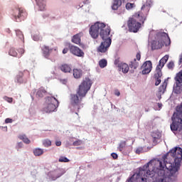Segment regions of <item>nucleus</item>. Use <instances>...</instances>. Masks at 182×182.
Masks as SVG:
<instances>
[{
	"mask_svg": "<svg viewBox=\"0 0 182 182\" xmlns=\"http://www.w3.org/2000/svg\"><path fill=\"white\" fill-rule=\"evenodd\" d=\"M110 27H106L105 23L97 21L92 25L89 30V33L92 39H97L99 35L102 38L103 42L97 48L98 53H106L109 48L112 45V38H110Z\"/></svg>",
	"mask_w": 182,
	"mask_h": 182,
	"instance_id": "obj_1",
	"label": "nucleus"
},
{
	"mask_svg": "<svg viewBox=\"0 0 182 182\" xmlns=\"http://www.w3.org/2000/svg\"><path fill=\"white\" fill-rule=\"evenodd\" d=\"M90 87H92V80L89 78H85L77 89L76 94L70 95L71 110L75 112V114H78L77 112L80 109L83 108V102H83V98L86 97L87 92L90 90Z\"/></svg>",
	"mask_w": 182,
	"mask_h": 182,
	"instance_id": "obj_2",
	"label": "nucleus"
},
{
	"mask_svg": "<svg viewBox=\"0 0 182 182\" xmlns=\"http://www.w3.org/2000/svg\"><path fill=\"white\" fill-rule=\"evenodd\" d=\"M170 46L171 45V40L166 33H158L156 34V40H154L151 42V50H156L161 49L163 46Z\"/></svg>",
	"mask_w": 182,
	"mask_h": 182,
	"instance_id": "obj_3",
	"label": "nucleus"
},
{
	"mask_svg": "<svg viewBox=\"0 0 182 182\" xmlns=\"http://www.w3.org/2000/svg\"><path fill=\"white\" fill-rule=\"evenodd\" d=\"M146 16H137L136 14L130 18L127 21L129 32H133L134 33L139 32V29L141 28V25H144Z\"/></svg>",
	"mask_w": 182,
	"mask_h": 182,
	"instance_id": "obj_4",
	"label": "nucleus"
},
{
	"mask_svg": "<svg viewBox=\"0 0 182 182\" xmlns=\"http://www.w3.org/2000/svg\"><path fill=\"white\" fill-rule=\"evenodd\" d=\"M46 106L43 108L46 113H52L55 112L59 106V101L54 97H47L46 98Z\"/></svg>",
	"mask_w": 182,
	"mask_h": 182,
	"instance_id": "obj_5",
	"label": "nucleus"
},
{
	"mask_svg": "<svg viewBox=\"0 0 182 182\" xmlns=\"http://www.w3.org/2000/svg\"><path fill=\"white\" fill-rule=\"evenodd\" d=\"M11 14L14 16L16 22H18V19H20L21 16H28L26 11L23 8L19 6H16L11 9Z\"/></svg>",
	"mask_w": 182,
	"mask_h": 182,
	"instance_id": "obj_6",
	"label": "nucleus"
},
{
	"mask_svg": "<svg viewBox=\"0 0 182 182\" xmlns=\"http://www.w3.org/2000/svg\"><path fill=\"white\" fill-rule=\"evenodd\" d=\"M145 1V3L141 6V11L138 12L136 15L139 16H146V19H147V15H149V12H150V8H151V5H153V1H151V0Z\"/></svg>",
	"mask_w": 182,
	"mask_h": 182,
	"instance_id": "obj_7",
	"label": "nucleus"
},
{
	"mask_svg": "<svg viewBox=\"0 0 182 182\" xmlns=\"http://www.w3.org/2000/svg\"><path fill=\"white\" fill-rule=\"evenodd\" d=\"M31 77V73L29 71L25 70L23 72H18V75L16 77V83H26L28 82V79Z\"/></svg>",
	"mask_w": 182,
	"mask_h": 182,
	"instance_id": "obj_8",
	"label": "nucleus"
},
{
	"mask_svg": "<svg viewBox=\"0 0 182 182\" xmlns=\"http://www.w3.org/2000/svg\"><path fill=\"white\" fill-rule=\"evenodd\" d=\"M167 60H168V55L164 56L159 62V65L156 68V76H163V73H161V70L164 68L166 63H167Z\"/></svg>",
	"mask_w": 182,
	"mask_h": 182,
	"instance_id": "obj_9",
	"label": "nucleus"
},
{
	"mask_svg": "<svg viewBox=\"0 0 182 182\" xmlns=\"http://www.w3.org/2000/svg\"><path fill=\"white\" fill-rule=\"evenodd\" d=\"M69 50L72 55L77 56L78 58H83L85 56V52L82 50L79 47L75 46H69Z\"/></svg>",
	"mask_w": 182,
	"mask_h": 182,
	"instance_id": "obj_10",
	"label": "nucleus"
},
{
	"mask_svg": "<svg viewBox=\"0 0 182 182\" xmlns=\"http://www.w3.org/2000/svg\"><path fill=\"white\" fill-rule=\"evenodd\" d=\"M176 82V93H181L182 92V70L178 73L175 77Z\"/></svg>",
	"mask_w": 182,
	"mask_h": 182,
	"instance_id": "obj_11",
	"label": "nucleus"
},
{
	"mask_svg": "<svg viewBox=\"0 0 182 182\" xmlns=\"http://www.w3.org/2000/svg\"><path fill=\"white\" fill-rule=\"evenodd\" d=\"M24 53L25 50L23 48H19L17 52L16 49L14 47L11 48L9 51V55H10V56H14V58H21Z\"/></svg>",
	"mask_w": 182,
	"mask_h": 182,
	"instance_id": "obj_12",
	"label": "nucleus"
},
{
	"mask_svg": "<svg viewBox=\"0 0 182 182\" xmlns=\"http://www.w3.org/2000/svg\"><path fill=\"white\" fill-rule=\"evenodd\" d=\"M142 69V75H149L150 72H151V69H153V64L151 61L148 60L146 61L141 66Z\"/></svg>",
	"mask_w": 182,
	"mask_h": 182,
	"instance_id": "obj_13",
	"label": "nucleus"
},
{
	"mask_svg": "<svg viewBox=\"0 0 182 182\" xmlns=\"http://www.w3.org/2000/svg\"><path fill=\"white\" fill-rule=\"evenodd\" d=\"M41 50L43 52V55L46 59H49V56H50V53H52V50H53V48H49L48 46H43L41 47Z\"/></svg>",
	"mask_w": 182,
	"mask_h": 182,
	"instance_id": "obj_14",
	"label": "nucleus"
},
{
	"mask_svg": "<svg viewBox=\"0 0 182 182\" xmlns=\"http://www.w3.org/2000/svg\"><path fill=\"white\" fill-rule=\"evenodd\" d=\"M58 68L63 73H70L72 72V67L69 64L63 63L60 65Z\"/></svg>",
	"mask_w": 182,
	"mask_h": 182,
	"instance_id": "obj_15",
	"label": "nucleus"
},
{
	"mask_svg": "<svg viewBox=\"0 0 182 182\" xmlns=\"http://www.w3.org/2000/svg\"><path fill=\"white\" fill-rule=\"evenodd\" d=\"M119 70H122V73H128L129 70V67L127 63H121L118 65Z\"/></svg>",
	"mask_w": 182,
	"mask_h": 182,
	"instance_id": "obj_16",
	"label": "nucleus"
},
{
	"mask_svg": "<svg viewBox=\"0 0 182 182\" xmlns=\"http://www.w3.org/2000/svg\"><path fill=\"white\" fill-rule=\"evenodd\" d=\"M46 93H47V92H46V90H45V87H41L36 92V97L38 99H41V98L43 97V96H45V95H46Z\"/></svg>",
	"mask_w": 182,
	"mask_h": 182,
	"instance_id": "obj_17",
	"label": "nucleus"
},
{
	"mask_svg": "<svg viewBox=\"0 0 182 182\" xmlns=\"http://www.w3.org/2000/svg\"><path fill=\"white\" fill-rule=\"evenodd\" d=\"M151 137L154 139L153 141L154 143H156L157 141L159 140V139H161V133L159 131H155L151 133Z\"/></svg>",
	"mask_w": 182,
	"mask_h": 182,
	"instance_id": "obj_18",
	"label": "nucleus"
},
{
	"mask_svg": "<svg viewBox=\"0 0 182 182\" xmlns=\"http://www.w3.org/2000/svg\"><path fill=\"white\" fill-rule=\"evenodd\" d=\"M81 33H77L75 36H73L72 38V42L73 43H75L76 45H80V42H81V39H80V36H81Z\"/></svg>",
	"mask_w": 182,
	"mask_h": 182,
	"instance_id": "obj_19",
	"label": "nucleus"
},
{
	"mask_svg": "<svg viewBox=\"0 0 182 182\" xmlns=\"http://www.w3.org/2000/svg\"><path fill=\"white\" fill-rule=\"evenodd\" d=\"M122 6V0H114L112 8L113 11H117Z\"/></svg>",
	"mask_w": 182,
	"mask_h": 182,
	"instance_id": "obj_20",
	"label": "nucleus"
},
{
	"mask_svg": "<svg viewBox=\"0 0 182 182\" xmlns=\"http://www.w3.org/2000/svg\"><path fill=\"white\" fill-rule=\"evenodd\" d=\"M73 76L75 79H80V77H82V70L80 69H77V68H75L73 70Z\"/></svg>",
	"mask_w": 182,
	"mask_h": 182,
	"instance_id": "obj_21",
	"label": "nucleus"
},
{
	"mask_svg": "<svg viewBox=\"0 0 182 182\" xmlns=\"http://www.w3.org/2000/svg\"><path fill=\"white\" fill-rule=\"evenodd\" d=\"M18 139H20V140H22L26 144H29L31 143V140H29L26 134L19 135Z\"/></svg>",
	"mask_w": 182,
	"mask_h": 182,
	"instance_id": "obj_22",
	"label": "nucleus"
},
{
	"mask_svg": "<svg viewBox=\"0 0 182 182\" xmlns=\"http://www.w3.org/2000/svg\"><path fill=\"white\" fill-rule=\"evenodd\" d=\"M36 1L37 2L38 6H39L40 11H44L46 5L45 4V2L43 1V0H36Z\"/></svg>",
	"mask_w": 182,
	"mask_h": 182,
	"instance_id": "obj_23",
	"label": "nucleus"
},
{
	"mask_svg": "<svg viewBox=\"0 0 182 182\" xmlns=\"http://www.w3.org/2000/svg\"><path fill=\"white\" fill-rule=\"evenodd\" d=\"M129 68H131V69H137V68H139V62H137L136 58H134L133 61L130 62Z\"/></svg>",
	"mask_w": 182,
	"mask_h": 182,
	"instance_id": "obj_24",
	"label": "nucleus"
},
{
	"mask_svg": "<svg viewBox=\"0 0 182 182\" xmlns=\"http://www.w3.org/2000/svg\"><path fill=\"white\" fill-rule=\"evenodd\" d=\"M167 88V82H164L162 85L159 87L160 93H164L166 92V89Z\"/></svg>",
	"mask_w": 182,
	"mask_h": 182,
	"instance_id": "obj_25",
	"label": "nucleus"
},
{
	"mask_svg": "<svg viewBox=\"0 0 182 182\" xmlns=\"http://www.w3.org/2000/svg\"><path fill=\"white\" fill-rule=\"evenodd\" d=\"M99 65L100 68H101L102 69H103V68H106L107 66V60H106V59H102L100 60Z\"/></svg>",
	"mask_w": 182,
	"mask_h": 182,
	"instance_id": "obj_26",
	"label": "nucleus"
},
{
	"mask_svg": "<svg viewBox=\"0 0 182 182\" xmlns=\"http://www.w3.org/2000/svg\"><path fill=\"white\" fill-rule=\"evenodd\" d=\"M34 156H42L43 154V149L37 148L33 151Z\"/></svg>",
	"mask_w": 182,
	"mask_h": 182,
	"instance_id": "obj_27",
	"label": "nucleus"
},
{
	"mask_svg": "<svg viewBox=\"0 0 182 182\" xmlns=\"http://www.w3.org/2000/svg\"><path fill=\"white\" fill-rule=\"evenodd\" d=\"M16 36H18L19 38V39H21V41H22V42H24L25 38L23 36V33H22V31H21L19 30H16Z\"/></svg>",
	"mask_w": 182,
	"mask_h": 182,
	"instance_id": "obj_28",
	"label": "nucleus"
},
{
	"mask_svg": "<svg viewBox=\"0 0 182 182\" xmlns=\"http://www.w3.org/2000/svg\"><path fill=\"white\" fill-rule=\"evenodd\" d=\"M126 141H122L118 146V150L119 151H123L124 149L126 147Z\"/></svg>",
	"mask_w": 182,
	"mask_h": 182,
	"instance_id": "obj_29",
	"label": "nucleus"
},
{
	"mask_svg": "<svg viewBox=\"0 0 182 182\" xmlns=\"http://www.w3.org/2000/svg\"><path fill=\"white\" fill-rule=\"evenodd\" d=\"M43 145L44 147H50L52 146V141L50 139H44L43 141Z\"/></svg>",
	"mask_w": 182,
	"mask_h": 182,
	"instance_id": "obj_30",
	"label": "nucleus"
},
{
	"mask_svg": "<svg viewBox=\"0 0 182 182\" xmlns=\"http://www.w3.org/2000/svg\"><path fill=\"white\" fill-rule=\"evenodd\" d=\"M58 161L59 163H69L70 160H69L66 156H60Z\"/></svg>",
	"mask_w": 182,
	"mask_h": 182,
	"instance_id": "obj_31",
	"label": "nucleus"
},
{
	"mask_svg": "<svg viewBox=\"0 0 182 182\" xmlns=\"http://www.w3.org/2000/svg\"><path fill=\"white\" fill-rule=\"evenodd\" d=\"M154 77L156 79V82H155V86H159V85H160V83H161V80L160 79V77H161V76L157 77V73L154 74Z\"/></svg>",
	"mask_w": 182,
	"mask_h": 182,
	"instance_id": "obj_32",
	"label": "nucleus"
},
{
	"mask_svg": "<svg viewBox=\"0 0 182 182\" xmlns=\"http://www.w3.org/2000/svg\"><path fill=\"white\" fill-rule=\"evenodd\" d=\"M125 6L126 9H132L134 8V3H127Z\"/></svg>",
	"mask_w": 182,
	"mask_h": 182,
	"instance_id": "obj_33",
	"label": "nucleus"
},
{
	"mask_svg": "<svg viewBox=\"0 0 182 182\" xmlns=\"http://www.w3.org/2000/svg\"><path fill=\"white\" fill-rule=\"evenodd\" d=\"M168 69L173 70L174 69V62L171 61L167 64Z\"/></svg>",
	"mask_w": 182,
	"mask_h": 182,
	"instance_id": "obj_34",
	"label": "nucleus"
},
{
	"mask_svg": "<svg viewBox=\"0 0 182 182\" xmlns=\"http://www.w3.org/2000/svg\"><path fill=\"white\" fill-rule=\"evenodd\" d=\"M82 143V140L77 139V141L73 142V146H80Z\"/></svg>",
	"mask_w": 182,
	"mask_h": 182,
	"instance_id": "obj_35",
	"label": "nucleus"
},
{
	"mask_svg": "<svg viewBox=\"0 0 182 182\" xmlns=\"http://www.w3.org/2000/svg\"><path fill=\"white\" fill-rule=\"evenodd\" d=\"M33 41H40L41 40V36H39V34H35L33 36Z\"/></svg>",
	"mask_w": 182,
	"mask_h": 182,
	"instance_id": "obj_36",
	"label": "nucleus"
},
{
	"mask_svg": "<svg viewBox=\"0 0 182 182\" xmlns=\"http://www.w3.org/2000/svg\"><path fill=\"white\" fill-rule=\"evenodd\" d=\"M4 100L9 103H12V102H14V99L12 97H5Z\"/></svg>",
	"mask_w": 182,
	"mask_h": 182,
	"instance_id": "obj_37",
	"label": "nucleus"
},
{
	"mask_svg": "<svg viewBox=\"0 0 182 182\" xmlns=\"http://www.w3.org/2000/svg\"><path fill=\"white\" fill-rule=\"evenodd\" d=\"M141 151H143V148H138V149H136L135 153L136 154H140V153H141Z\"/></svg>",
	"mask_w": 182,
	"mask_h": 182,
	"instance_id": "obj_38",
	"label": "nucleus"
},
{
	"mask_svg": "<svg viewBox=\"0 0 182 182\" xmlns=\"http://www.w3.org/2000/svg\"><path fill=\"white\" fill-rule=\"evenodd\" d=\"M111 156H112V159H114V160H117V157H118L117 154H116V153H112V154H111Z\"/></svg>",
	"mask_w": 182,
	"mask_h": 182,
	"instance_id": "obj_39",
	"label": "nucleus"
},
{
	"mask_svg": "<svg viewBox=\"0 0 182 182\" xmlns=\"http://www.w3.org/2000/svg\"><path fill=\"white\" fill-rule=\"evenodd\" d=\"M136 58L138 60H140V59H141V54H140V53H136Z\"/></svg>",
	"mask_w": 182,
	"mask_h": 182,
	"instance_id": "obj_40",
	"label": "nucleus"
},
{
	"mask_svg": "<svg viewBox=\"0 0 182 182\" xmlns=\"http://www.w3.org/2000/svg\"><path fill=\"white\" fill-rule=\"evenodd\" d=\"M114 65H120V58H117L114 60Z\"/></svg>",
	"mask_w": 182,
	"mask_h": 182,
	"instance_id": "obj_41",
	"label": "nucleus"
},
{
	"mask_svg": "<svg viewBox=\"0 0 182 182\" xmlns=\"http://www.w3.org/2000/svg\"><path fill=\"white\" fill-rule=\"evenodd\" d=\"M68 52H69V48H65L63 50V55H66V53H68Z\"/></svg>",
	"mask_w": 182,
	"mask_h": 182,
	"instance_id": "obj_42",
	"label": "nucleus"
},
{
	"mask_svg": "<svg viewBox=\"0 0 182 182\" xmlns=\"http://www.w3.org/2000/svg\"><path fill=\"white\" fill-rule=\"evenodd\" d=\"M55 145L59 147L60 146H62V142L60 141H55Z\"/></svg>",
	"mask_w": 182,
	"mask_h": 182,
	"instance_id": "obj_43",
	"label": "nucleus"
},
{
	"mask_svg": "<svg viewBox=\"0 0 182 182\" xmlns=\"http://www.w3.org/2000/svg\"><path fill=\"white\" fill-rule=\"evenodd\" d=\"M5 123H12V119H11V118L6 119Z\"/></svg>",
	"mask_w": 182,
	"mask_h": 182,
	"instance_id": "obj_44",
	"label": "nucleus"
},
{
	"mask_svg": "<svg viewBox=\"0 0 182 182\" xmlns=\"http://www.w3.org/2000/svg\"><path fill=\"white\" fill-rule=\"evenodd\" d=\"M23 146V144L22 142H19L17 145V149H21Z\"/></svg>",
	"mask_w": 182,
	"mask_h": 182,
	"instance_id": "obj_45",
	"label": "nucleus"
},
{
	"mask_svg": "<svg viewBox=\"0 0 182 182\" xmlns=\"http://www.w3.org/2000/svg\"><path fill=\"white\" fill-rule=\"evenodd\" d=\"M134 177V175L132 176L129 180L127 181V182H132V179Z\"/></svg>",
	"mask_w": 182,
	"mask_h": 182,
	"instance_id": "obj_46",
	"label": "nucleus"
},
{
	"mask_svg": "<svg viewBox=\"0 0 182 182\" xmlns=\"http://www.w3.org/2000/svg\"><path fill=\"white\" fill-rule=\"evenodd\" d=\"M115 95L116 96H120V92L119 91L115 92Z\"/></svg>",
	"mask_w": 182,
	"mask_h": 182,
	"instance_id": "obj_47",
	"label": "nucleus"
},
{
	"mask_svg": "<svg viewBox=\"0 0 182 182\" xmlns=\"http://www.w3.org/2000/svg\"><path fill=\"white\" fill-rule=\"evenodd\" d=\"M179 63H182V54L180 55Z\"/></svg>",
	"mask_w": 182,
	"mask_h": 182,
	"instance_id": "obj_48",
	"label": "nucleus"
},
{
	"mask_svg": "<svg viewBox=\"0 0 182 182\" xmlns=\"http://www.w3.org/2000/svg\"><path fill=\"white\" fill-rule=\"evenodd\" d=\"M158 106L160 108V107H161V106H163V105L161 103H158Z\"/></svg>",
	"mask_w": 182,
	"mask_h": 182,
	"instance_id": "obj_49",
	"label": "nucleus"
},
{
	"mask_svg": "<svg viewBox=\"0 0 182 182\" xmlns=\"http://www.w3.org/2000/svg\"><path fill=\"white\" fill-rule=\"evenodd\" d=\"M122 1V2H126V1H129V0H121V1Z\"/></svg>",
	"mask_w": 182,
	"mask_h": 182,
	"instance_id": "obj_50",
	"label": "nucleus"
},
{
	"mask_svg": "<svg viewBox=\"0 0 182 182\" xmlns=\"http://www.w3.org/2000/svg\"><path fill=\"white\" fill-rule=\"evenodd\" d=\"M161 182H167L166 179H163Z\"/></svg>",
	"mask_w": 182,
	"mask_h": 182,
	"instance_id": "obj_51",
	"label": "nucleus"
},
{
	"mask_svg": "<svg viewBox=\"0 0 182 182\" xmlns=\"http://www.w3.org/2000/svg\"><path fill=\"white\" fill-rule=\"evenodd\" d=\"M64 82H67V80H64Z\"/></svg>",
	"mask_w": 182,
	"mask_h": 182,
	"instance_id": "obj_52",
	"label": "nucleus"
}]
</instances>
